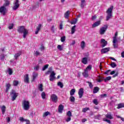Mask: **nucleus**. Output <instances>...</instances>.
<instances>
[{
	"mask_svg": "<svg viewBox=\"0 0 124 124\" xmlns=\"http://www.w3.org/2000/svg\"><path fill=\"white\" fill-rule=\"evenodd\" d=\"M17 31L20 33H23V38H26L27 34L29 33V31L25 28V26L19 27L17 29Z\"/></svg>",
	"mask_w": 124,
	"mask_h": 124,
	"instance_id": "obj_1",
	"label": "nucleus"
},
{
	"mask_svg": "<svg viewBox=\"0 0 124 124\" xmlns=\"http://www.w3.org/2000/svg\"><path fill=\"white\" fill-rule=\"evenodd\" d=\"M114 9V6H111L106 11L107 14L106 16V21H109L111 18H112V12H113V9Z\"/></svg>",
	"mask_w": 124,
	"mask_h": 124,
	"instance_id": "obj_2",
	"label": "nucleus"
},
{
	"mask_svg": "<svg viewBox=\"0 0 124 124\" xmlns=\"http://www.w3.org/2000/svg\"><path fill=\"white\" fill-rule=\"evenodd\" d=\"M22 108L25 111L30 110V108H31V104H30V101L27 100H23L22 101Z\"/></svg>",
	"mask_w": 124,
	"mask_h": 124,
	"instance_id": "obj_3",
	"label": "nucleus"
},
{
	"mask_svg": "<svg viewBox=\"0 0 124 124\" xmlns=\"http://www.w3.org/2000/svg\"><path fill=\"white\" fill-rule=\"evenodd\" d=\"M10 94L12 96V101H14V100L17 98V96H18V93H16L15 90H12L10 93Z\"/></svg>",
	"mask_w": 124,
	"mask_h": 124,
	"instance_id": "obj_4",
	"label": "nucleus"
},
{
	"mask_svg": "<svg viewBox=\"0 0 124 124\" xmlns=\"http://www.w3.org/2000/svg\"><path fill=\"white\" fill-rule=\"evenodd\" d=\"M107 29H108V25H105L104 26V27L101 28L100 30V34H101V35L104 34L106 31H107Z\"/></svg>",
	"mask_w": 124,
	"mask_h": 124,
	"instance_id": "obj_5",
	"label": "nucleus"
},
{
	"mask_svg": "<svg viewBox=\"0 0 124 124\" xmlns=\"http://www.w3.org/2000/svg\"><path fill=\"white\" fill-rule=\"evenodd\" d=\"M50 100L52 101V102L57 103V102H58V96L55 94H51L50 96Z\"/></svg>",
	"mask_w": 124,
	"mask_h": 124,
	"instance_id": "obj_6",
	"label": "nucleus"
},
{
	"mask_svg": "<svg viewBox=\"0 0 124 124\" xmlns=\"http://www.w3.org/2000/svg\"><path fill=\"white\" fill-rule=\"evenodd\" d=\"M66 115L68 117L66 119V122L68 123V122H70L71 121V117H72V113H71V111H69L67 112Z\"/></svg>",
	"mask_w": 124,
	"mask_h": 124,
	"instance_id": "obj_7",
	"label": "nucleus"
},
{
	"mask_svg": "<svg viewBox=\"0 0 124 124\" xmlns=\"http://www.w3.org/2000/svg\"><path fill=\"white\" fill-rule=\"evenodd\" d=\"M19 6H20V4H19V0H16L15 3V5L13 7V10H16L19 8Z\"/></svg>",
	"mask_w": 124,
	"mask_h": 124,
	"instance_id": "obj_8",
	"label": "nucleus"
},
{
	"mask_svg": "<svg viewBox=\"0 0 124 124\" xmlns=\"http://www.w3.org/2000/svg\"><path fill=\"white\" fill-rule=\"evenodd\" d=\"M0 13H2L3 16L5 15L6 13V8L4 7V6H1L0 7Z\"/></svg>",
	"mask_w": 124,
	"mask_h": 124,
	"instance_id": "obj_9",
	"label": "nucleus"
},
{
	"mask_svg": "<svg viewBox=\"0 0 124 124\" xmlns=\"http://www.w3.org/2000/svg\"><path fill=\"white\" fill-rule=\"evenodd\" d=\"M109 51H110V47H106L101 49V54H106V53H108Z\"/></svg>",
	"mask_w": 124,
	"mask_h": 124,
	"instance_id": "obj_10",
	"label": "nucleus"
},
{
	"mask_svg": "<svg viewBox=\"0 0 124 124\" xmlns=\"http://www.w3.org/2000/svg\"><path fill=\"white\" fill-rule=\"evenodd\" d=\"M101 44L102 45V48H104V47L107 45V41H106L104 39H102L101 40Z\"/></svg>",
	"mask_w": 124,
	"mask_h": 124,
	"instance_id": "obj_11",
	"label": "nucleus"
},
{
	"mask_svg": "<svg viewBox=\"0 0 124 124\" xmlns=\"http://www.w3.org/2000/svg\"><path fill=\"white\" fill-rule=\"evenodd\" d=\"M83 94H84V89L80 88L78 91V95L79 98H82Z\"/></svg>",
	"mask_w": 124,
	"mask_h": 124,
	"instance_id": "obj_12",
	"label": "nucleus"
},
{
	"mask_svg": "<svg viewBox=\"0 0 124 124\" xmlns=\"http://www.w3.org/2000/svg\"><path fill=\"white\" fill-rule=\"evenodd\" d=\"M22 55V51H19L17 53H16L14 56L15 59L17 61L18 60V58L20 57Z\"/></svg>",
	"mask_w": 124,
	"mask_h": 124,
	"instance_id": "obj_13",
	"label": "nucleus"
},
{
	"mask_svg": "<svg viewBox=\"0 0 124 124\" xmlns=\"http://www.w3.org/2000/svg\"><path fill=\"white\" fill-rule=\"evenodd\" d=\"M41 27H42V25L39 24L36 28V31L35 32V34H38V32H39V31L41 30Z\"/></svg>",
	"mask_w": 124,
	"mask_h": 124,
	"instance_id": "obj_14",
	"label": "nucleus"
},
{
	"mask_svg": "<svg viewBox=\"0 0 124 124\" xmlns=\"http://www.w3.org/2000/svg\"><path fill=\"white\" fill-rule=\"evenodd\" d=\"M113 46L115 49L118 48V40H113Z\"/></svg>",
	"mask_w": 124,
	"mask_h": 124,
	"instance_id": "obj_15",
	"label": "nucleus"
},
{
	"mask_svg": "<svg viewBox=\"0 0 124 124\" xmlns=\"http://www.w3.org/2000/svg\"><path fill=\"white\" fill-rule=\"evenodd\" d=\"M101 22L100 20H99L95 23H94L92 25V28H95L96 27H98L99 25H100Z\"/></svg>",
	"mask_w": 124,
	"mask_h": 124,
	"instance_id": "obj_16",
	"label": "nucleus"
},
{
	"mask_svg": "<svg viewBox=\"0 0 124 124\" xmlns=\"http://www.w3.org/2000/svg\"><path fill=\"white\" fill-rule=\"evenodd\" d=\"M37 76H38V74L35 72H33V74H32V81H34L36 78H37Z\"/></svg>",
	"mask_w": 124,
	"mask_h": 124,
	"instance_id": "obj_17",
	"label": "nucleus"
},
{
	"mask_svg": "<svg viewBox=\"0 0 124 124\" xmlns=\"http://www.w3.org/2000/svg\"><path fill=\"white\" fill-rule=\"evenodd\" d=\"M63 105H59V106L58 107V111L59 112V113H62V110H63Z\"/></svg>",
	"mask_w": 124,
	"mask_h": 124,
	"instance_id": "obj_18",
	"label": "nucleus"
},
{
	"mask_svg": "<svg viewBox=\"0 0 124 124\" xmlns=\"http://www.w3.org/2000/svg\"><path fill=\"white\" fill-rule=\"evenodd\" d=\"M86 5H87V4H86V0H81L80 7H81V8H84Z\"/></svg>",
	"mask_w": 124,
	"mask_h": 124,
	"instance_id": "obj_19",
	"label": "nucleus"
},
{
	"mask_svg": "<svg viewBox=\"0 0 124 124\" xmlns=\"http://www.w3.org/2000/svg\"><path fill=\"white\" fill-rule=\"evenodd\" d=\"M24 82L25 83H27V84L29 83V74H26L24 76Z\"/></svg>",
	"mask_w": 124,
	"mask_h": 124,
	"instance_id": "obj_20",
	"label": "nucleus"
},
{
	"mask_svg": "<svg viewBox=\"0 0 124 124\" xmlns=\"http://www.w3.org/2000/svg\"><path fill=\"white\" fill-rule=\"evenodd\" d=\"M80 46L82 50H84L85 49V47H86V43H85V41H81L80 43Z\"/></svg>",
	"mask_w": 124,
	"mask_h": 124,
	"instance_id": "obj_21",
	"label": "nucleus"
},
{
	"mask_svg": "<svg viewBox=\"0 0 124 124\" xmlns=\"http://www.w3.org/2000/svg\"><path fill=\"white\" fill-rule=\"evenodd\" d=\"M81 62L84 64H87L88 63V58L87 57L83 58Z\"/></svg>",
	"mask_w": 124,
	"mask_h": 124,
	"instance_id": "obj_22",
	"label": "nucleus"
},
{
	"mask_svg": "<svg viewBox=\"0 0 124 124\" xmlns=\"http://www.w3.org/2000/svg\"><path fill=\"white\" fill-rule=\"evenodd\" d=\"M76 31V25H74L71 28V34H74Z\"/></svg>",
	"mask_w": 124,
	"mask_h": 124,
	"instance_id": "obj_23",
	"label": "nucleus"
},
{
	"mask_svg": "<svg viewBox=\"0 0 124 124\" xmlns=\"http://www.w3.org/2000/svg\"><path fill=\"white\" fill-rule=\"evenodd\" d=\"M69 23H70L71 25H75L78 22V18H76L75 20L71 21L68 20Z\"/></svg>",
	"mask_w": 124,
	"mask_h": 124,
	"instance_id": "obj_24",
	"label": "nucleus"
},
{
	"mask_svg": "<svg viewBox=\"0 0 124 124\" xmlns=\"http://www.w3.org/2000/svg\"><path fill=\"white\" fill-rule=\"evenodd\" d=\"M9 4H10V1H9V0H6L5 1V3L3 5V6H4V7H6L7 6H9Z\"/></svg>",
	"mask_w": 124,
	"mask_h": 124,
	"instance_id": "obj_25",
	"label": "nucleus"
},
{
	"mask_svg": "<svg viewBox=\"0 0 124 124\" xmlns=\"http://www.w3.org/2000/svg\"><path fill=\"white\" fill-rule=\"evenodd\" d=\"M0 108H1V111H2V114L3 115H4V113H5V110L6 109V108L5 107V106H2L1 107H0Z\"/></svg>",
	"mask_w": 124,
	"mask_h": 124,
	"instance_id": "obj_26",
	"label": "nucleus"
},
{
	"mask_svg": "<svg viewBox=\"0 0 124 124\" xmlns=\"http://www.w3.org/2000/svg\"><path fill=\"white\" fill-rule=\"evenodd\" d=\"M51 116V113H50V112L49 111H46L45 112V113H44L43 115V118H46V117H47V116Z\"/></svg>",
	"mask_w": 124,
	"mask_h": 124,
	"instance_id": "obj_27",
	"label": "nucleus"
},
{
	"mask_svg": "<svg viewBox=\"0 0 124 124\" xmlns=\"http://www.w3.org/2000/svg\"><path fill=\"white\" fill-rule=\"evenodd\" d=\"M69 17V11H67L65 14H64V17L66 19H68V17Z\"/></svg>",
	"mask_w": 124,
	"mask_h": 124,
	"instance_id": "obj_28",
	"label": "nucleus"
},
{
	"mask_svg": "<svg viewBox=\"0 0 124 124\" xmlns=\"http://www.w3.org/2000/svg\"><path fill=\"white\" fill-rule=\"evenodd\" d=\"M106 118H107V119H109L110 120H112V119H114V117H113L112 115L109 114H107V115H106Z\"/></svg>",
	"mask_w": 124,
	"mask_h": 124,
	"instance_id": "obj_29",
	"label": "nucleus"
},
{
	"mask_svg": "<svg viewBox=\"0 0 124 124\" xmlns=\"http://www.w3.org/2000/svg\"><path fill=\"white\" fill-rule=\"evenodd\" d=\"M99 91V88L96 87L94 88V90L93 91V93H96Z\"/></svg>",
	"mask_w": 124,
	"mask_h": 124,
	"instance_id": "obj_30",
	"label": "nucleus"
},
{
	"mask_svg": "<svg viewBox=\"0 0 124 124\" xmlns=\"http://www.w3.org/2000/svg\"><path fill=\"white\" fill-rule=\"evenodd\" d=\"M38 89L40 92H43V85L42 84H40L38 86Z\"/></svg>",
	"mask_w": 124,
	"mask_h": 124,
	"instance_id": "obj_31",
	"label": "nucleus"
},
{
	"mask_svg": "<svg viewBox=\"0 0 124 124\" xmlns=\"http://www.w3.org/2000/svg\"><path fill=\"white\" fill-rule=\"evenodd\" d=\"M124 103H120L118 105V109H120L121 108H124Z\"/></svg>",
	"mask_w": 124,
	"mask_h": 124,
	"instance_id": "obj_32",
	"label": "nucleus"
},
{
	"mask_svg": "<svg viewBox=\"0 0 124 124\" xmlns=\"http://www.w3.org/2000/svg\"><path fill=\"white\" fill-rule=\"evenodd\" d=\"M8 72L9 75H12V74H13V71L12 70V69L10 68L8 69Z\"/></svg>",
	"mask_w": 124,
	"mask_h": 124,
	"instance_id": "obj_33",
	"label": "nucleus"
},
{
	"mask_svg": "<svg viewBox=\"0 0 124 124\" xmlns=\"http://www.w3.org/2000/svg\"><path fill=\"white\" fill-rule=\"evenodd\" d=\"M57 85L59 87H60V88H61V89H62V88H63V84H62V82H58L57 83Z\"/></svg>",
	"mask_w": 124,
	"mask_h": 124,
	"instance_id": "obj_34",
	"label": "nucleus"
},
{
	"mask_svg": "<svg viewBox=\"0 0 124 124\" xmlns=\"http://www.w3.org/2000/svg\"><path fill=\"white\" fill-rule=\"evenodd\" d=\"M82 75H83V76L85 77V78H87V77H89V74H88V71L86 72V71H85V72L82 73Z\"/></svg>",
	"mask_w": 124,
	"mask_h": 124,
	"instance_id": "obj_35",
	"label": "nucleus"
},
{
	"mask_svg": "<svg viewBox=\"0 0 124 124\" xmlns=\"http://www.w3.org/2000/svg\"><path fill=\"white\" fill-rule=\"evenodd\" d=\"M11 85L10 84H7L6 85V93H7L8 92V90L9 89H10Z\"/></svg>",
	"mask_w": 124,
	"mask_h": 124,
	"instance_id": "obj_36",
	"label": "nucleus"
},
{
	"mask_svg": "<svg viewBox=\"0 0 124 124\" xmlns=\"http://www.w3.org/2000/svg\"><path fill=\"white\" fill-rule=\"evenodd\" d=\"M93 102L94 104H95V105H98V100L97 99H94Z\"/></svg>",
	"mask_w": 124,
	"mask_h": 124,
	"instance_id": "obj_37",
	"label": "nucleus"
},
{
	"mask_svg": "<svg viewBox=\"0 0 124 124\" xmlns=\"http://www.w3.org/2000/svg\"><path fill=\"white\" fill-rule=\"evenodd\" d=\"M41 96H42V98H43V99H45V98H46V93H45V92L42 93Z\"/></svg>",
	"mask_w": 124,
	"mask_h": 124,
	"instance_id": "obj_38",
	"label": "nucleus"
},
{
	"mask_svg": "<svg viewBox=\"0 0 124 124\" xmlns=\"http://www.w3.org/2000/svg\"><path fill=\"white\" fill-rule=\"evenodd\" d=\"M18 84H19V81H18V80H14V81H13L14 86L16 87V86H18Z\"/></svg>",
	"mask_w": 124,
	"mask_h": 124,
	"instance_id": "obj_39",
	"label": "nucleus"
},
{
	"mask_svg": "<svg viewBox=\"0 0 124 124\" xmlns=\"http://www.w3.org/2000/svg\"><path fill=\"white\" fill-rule=\"evenodd\" d=\"M74 93H75V89H73L70 91V94L72 96L74 95Z\"/></svg>",
	"mask_w": 124,
	"mask_h": 124,
	"instance_id": "obj_40",
	"label": "nucleus"
},
{
	"mask_svg": "<svg viewBox=\"0 0 124 124\" xmlns=\"http://www.w3.org/2000/svg\"><path fill=\"white\" fill-rule=\"evenodd\" d=\"M70 101L71 102H75V97H74V96H71L70 97Z\"/></svg>",
	"mask_w": 124,
	"mask_h": 124,
	"instance_id": "obj_41",
	"label": "nucleus"
},
{
	"mask_svg": "<svg viewBox=\"0 0 124 124\" xmlns=\"http://www.w3.org/2000/svg\"><path fill=\"white\" fill-rule=\"evenodd\" d=\"M118 37V32H116L114 35V36L113 37V40H118V39H117Z\"/></svg>",
	"mask_w": 124,
	"mask_h": 124,
	"instance_id": "obj_42",
	"label": "nucleus"
},
{
	"mask_svg": "<svg viewBox=\"0 0 124 124\" xmlns=\"http://www.w3.org/2000/svg\"><path fill=\"white\" fill-rule=\"evenodd\" d=\"M110 65L112 68H115L117 66V64H116V63L114 62H112L110 64Z\"/></svg>",
	"mask_w": 124,
	"mask_h": 124,
	"instance_id": "obj_43",
	"label": "nucleus"
},
{
	"mask_svg": "<svg viewBox=\"0 0 124 124\" xmlns=\"http://www.w3.org/2000/svg\"><path fill=\"white\" fill-rule=\"evenodd\" d=\"M86 83H88V84H89V86L90 89H93V83H92V82L89 81H87Z\"/></svg>",
	"mask_w": 124,
	"mask_h": 124,
	"instance_id": "obj_44",
	"label": "nucleus"
},
{
	"mask_svg": "<svg viewBox=\"0 0 124 124\" xmlns=\"http://www.w3.org/2000/svg\"><path fill=\"white\" fill-rule=\"evenodd\" d=\"M91 69H92V65H89L87 66V67L86 68V69L85 71H86V72H87V71H88V70H91Z\"/></svg>",
	"mask_w": 124,
	"mask_h": 124,
	"instance_id": "obj_45",
	"label": "nucleus"
},
{
	"mask_svg": "<svg viewBox=\"0 0 124 124\" xmlns=\"http://www.w3.org/2000/svg\"><path fill=\"white\" fill-rule=\"evenodd\" d=\"M48 66H49L48 64H46L45 65L42 69V70L43 71H44V70L47 69V68H48Z\"/></svg>",
	"mask_w": 124,
	"mask_h": 124,
	"instance_id": "obj_46",
	"label": "nucleus"
},
{
	"mask_svg": "<svg viewBox=\"0 0 124 124\" xmlns=\"http://www.w3.org/2000/svg\"><path fill=\"white\" fill-rule=\"evenodd\" d=\"M53 69V67H50L49 68V70L47 71V74H49V73H52V72L53 71H52Z\"/></svg>",
	"mask_w": 124,
	"mask_h": 124,
	"instance_id": "obj_47",
	"label": "nucleus"
},
{
	"mask_svg": "<svg viewBox=\"0 0 124 124\" xmlns=\"http://www.w3.org/2000/svg\"><path fill=\"white\" fill-rule=\"evenodd\" d=\"M90 110V108H83V109H82V112L83 113H86L87 111Z\"/></svg>",
	"mask_w": 124,
	"mask_h": 124,
	"instance_id": "obj_48",
	"label": "nucleus"
},
{
	"mask_svg": "<svg viewBox=\"0 0 124 124\" xmlns=\"http://www.w3.org/2000/svg\"><path fill=\"white\" fill-rule=\"evenodd\" d=\"M13 27H14V24H13V23L10 24L8 27V29L9 30H12V29H13Z\"/></svg>",
	"mask_w": 124,
	"mask_h": 124,
	"instance_id": "obj_49",
	"label": "nucleus"
},
{
	"mask_svg": "<svg viewBox=\"0 0 124 124\" xmlns=\"http://www.w3.org/2000/svg\"><path fill=\"white\" fill-rule=\"evenodd\" d=\"M27 120H28V119H24V118H23V117H20V118H19V121H20V122H26Z\"/></svg>",
	"mask_w": 124,
	"mask_h": 124,
	"instance_id": "obj_50",
	"label": "nucleus"
},
{
	"mask_svg": "<svg viewBox=\"0 0 124 124\" xmlns=\"http://www.w3.org/2000/svg\"><path fill=\"white\" fill-rule=\"evenodd\" d=\"M61 42H64L65 41V36H63L61 38Z\"/></svg>",
	"mask_w": 124,
	"mask_h": 124,
	"instance_id": "obj_51",
	"label": "nucleus"
},
{
	"mask_svg": "<svg viewBox=\"0 0 124 124\" xmlns=\"http://www.w3.org/2000/svg\"><path fill=\"white\" fill-rule=\"evenodd\" d=\"M34 70H35L36 71H37L38 70H39V66L38 65L35 66L34 67Z\"/></svg>",
	"mask_w": 124,
	"mask_h": 124,
	"instance_id": "obj_52",
	"label": "nucleus"
},
{
	"mask_svg": "<svg viewBox=\"0 0 124 124\" xmlns=\"http://www.w3.org/2000/svg\"><path fill=\"white\" fill-rule=\"evenodd\" d=\"M57 48H58V50H60V51H62V46L59 45L57 46Z\"/></svg>",
	"mask_w": 124,
	"mask_h": 124,
	"instance_id": "obj_53",
	"label": "nucleus"
},
{
	"mask_svg": "<svg viewBox=\"0 0 124 124\" xmlns=\"http://www.w3.org/2000/svg\"><path fill=\"white\" fill-rule=\"evenodd\" d=\"M5 59V56H4V54H2L0 55V60L3 61Z\"/></svg>",
	"mask_w": 124,
	"mask_h": 124,
	"instance_id": "obj_54",
	"label": "nucleus"
},
{
	"mask_svg": "<svg viewBox=\"0 0 124 124\" xmlns=\"http://www.w3.org/2000/svg\"><path fill=\"white\" fill-rule=\"evenodd\" d=\"M56 75V73H55V72L52 71L51 73V74L50 75V77H55V76Z\"/></svg>",
	"mask_w": 124,
	"mask_h": 124,
	"instance_id": "obj_55",
	"label": "nucleus"
},
{
	"mask_svg": "<svg viewBox=\"0 0 124 124\" xmlns=\"http://www.w3.org/2000/svg\"><path fill=\"white\" fill-rule=\"evenodd\" d=\"M56 78V77H50L49 80L51 82H53L54 81V79Z\"/></svg>",
	"mask_w": 124,
	"mask_h": 124,
	"instance_id": "obj_56",
	"label": "nucleus"
},
{
	"mask_svg": "<svg viewBox=\"0 0 124 124\" xmlns=\"http://www.w3.org/2000/svg\"><path fill=\"white\" fill-rule=\"evenodd\" d=\"M111 77H107L105 79V82H106V81H109L111 80Z\"/></svg>",
	"mask_w": 124,
	"mask_h": 124,
	"instance_id": "obj_57",
	"label": "nucleus"
},
{
	"mask_svg": "<svg viewBox=\"0 0 124 124\" xmlns=\"http://www.w3.org/2000/svg\"><path fill=\"white\" fill-rule=\"evenodd\" d=\"M94 118L97 120H100V115H98L95 116H94Z\"/></svg>",
	"mask_w": 124,
	"mask_h": 124,
	"instance_id": "obj_58",
	"label": "nucleus"
},
{
	"mask_svg": "<svg viewBox=\"0 0 124 124\" xmlns=\"http://www.w3.org/2000/svg\"><path fill=\"white\" fill-rule=\"evenodd\" d=\"M104 121L107 122L108 124H111V121L109 120L104 119Z\"/></svg>",
	"mask_w": 124,
	"mask_h": 124,
	"instance_id": "obj_59",
	"label": "nucleus"
},
{
	"mask_svg": "<svg viewBox=\"0 0 124 124\" xmlns=\"http://www.w3.org/2000/svg\"><path fill=\"white\" fill-rule=\"evenodd\" d=\"M55 26L54 25H53L52 27H51V31H52V32H55Z\"/></svg>",
	"mask_w": 124,
	"mask_h": 124,
	"instance_id": "obj_60",
	"label": "nucleus"
},
{
	"mask_svg": "<svg viewBox=\"0 0 124 124\" xmlns=\"http://www.w3.org/2000/svg\"><path fill=\"white\" fill-rule=\"evenodd\" d=\"M110 71H111V70H108L106 71L105 72V74H106V75H109V72H110Z\"/></svg>",
	"mask_w": 124,
	"mask_h": 124,
	"instance_id": "obj_61",
	"label": "nucleus"
},
{
	"mask_svg": "<svg viewBox=\"0 0 124 124\" xmlns=\"http://www.w3.org/2000/svg\"><path fill=\"white\" fill-rule=\"evenodd\" d=\"M35 55L36 56H39L40 55V53L39 52L36 51V52L35 53Z\"/></svg>",
	"mask_w": 124,
	"mask_h": 124,
	"instance_id": "obj_62",
	"label": "nucleus"
},
{
	"mask_svg": "<svg viewBox=\"0 0 124 124\" xmlns=\"http://www.w3.org/2000/svg\"><path fill=\"white\" fill-rule=\"evenodd\" d=\"M26 122V124H31V122H30V120H27Z\"/></svg>",
	"mask_w": 124,
	"mask_h": 124,
	"instance_id": "obj_63",
	"label": "nucleus"
},
{
	"mask_svg": "<svg viewBox=\"0 0 124 124\" xmlns=\"http://www.w3.org/2000/svg\"><path fill=\"white\" fill-rule=\"evenodd\" d=\"M121 57H122V58H124V51H123V52H122L121 53Z\"/></svg>",
	"mask_w": 124,
	"mask_h": 124,
	"instance_id": "obj_64",
	"label": "nucleus"
}]
</instances>
